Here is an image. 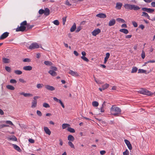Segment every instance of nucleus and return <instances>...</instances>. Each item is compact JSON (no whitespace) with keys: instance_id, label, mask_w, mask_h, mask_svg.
<instances>
[{"instance_id":"obj_1","label":"nucleus","mask_w":155,"mask_h":155,"mask_svg":"<svg viewBox=\"0 0 155 155\" xmlns=\"http://www.w3.org/2000/svg\"><path fill=\"white\" fill-rule=\"evenodd\" d=\"M111 114L114 116H118L120 114L121 112V109L118 107L112 105L110 109Z\"/></svg>"},{"instance_id":"obj_2","label":"nucleus","mask_w":155,"mask_h":155,"mask_svg":"<svg viewBox=\"0 0 155 155\" xmlns=\"http://www.w3.org/2000/svg\"><path fill=\"white\" fill-rule=\"evenodd\" d=\"M138 92L141 94L148 96L151 95L153 94V93L151 92L150 91L143 88L141 89L138 91Z\"/></svg>"},{"instance_id":"obj_3","label":"nucleus","mask_w":155,"mask_h":155,"mask_svg":"<svg viewBox=\"0 0 155 155\" xmlns=\"http://www.w3.org/2000/svg\"><path fill=\"white\" fill-rule=\"evenodd\" d=\"M39 45L36 42H34L32 43L29 46V48L30 49H37L39 48Z\"/></svg>"},{"instance_id":"obj_4","label":"nucleus","mask_w":155,"mask_h":155,"mask_svg":"<svg viewBox=\"0 0 155 155\" xmlns=\"http://www.w3.org/2000/svg\"><path fill=\"white\" fill-rule=\"evenodd\" d=\"M142 10L143 11H145L150 13H152L154 11L153 9L146 8H142Z\"/></svg>"},{"instance_id":"obj_5","label":"nucleus","mask_w":155,"mask_h":155,"mask_svg":"<svg viewBox=\"0 0 155 155\" xmlns=\"http://www.w3.org/2000/svg\"><path fill=\"white\" fill-rule=\"evenodd\" d=\"M26 27L25 26H23L21 25L19 27H18L16 29V31H24L26 29Z\"/></svg>"},{"instance_id":"obj_6","label":"nucleus","mask_w":155,"mask_h":155,"mask_svg":"<svg viewBox=\"0 0 155 155\" xmlns=\"http://www.w3.org/2000/svg\"><path fill=\"white\" fill-rule=\"evenodd\" d=\"M68 73L74 77L79 76V74L77 72L71 70H70L69 71Z\"/></svg>"},{"instance_id":"obj_7","label":"nucleus","mask_w":155,"mask_h":155,"mask_svg":"<svg viewBox=\"0 0 155 155\" xmlns=\"http://www.w3.org/2000/svg\"><path fill=\"white\" fill-rule=\"evenodd\" d=\"M124 142H125L127 146L128 149L130 150H131L132 148V145H131L130 142H129V141L125 139L124 140Z\"/></svg>"},{"instance_id":"obj_8","label":"nucleus","mask_w":155,"mask_h":155,"mask_svg":"<svg viewBox=\"0 0 155 155\" xmlns=\"http://www.w3.org/2000/svg\"><path fill=\"white\" fill-rule=\"evenodd\" d=\"M54 100L56 101L57 102L59 103L61 105L62 107L63 108H64L65 107L64 105V104L62 102V101H61V100L58 99H57L56 97H54L53 98Z\"/></svg>"},{"instance_id":"obj_9","label":"nucleus","mask_w":155,"mask_h":155,"mask_svg":"<svg viewBox=\"0 0 155 155\" xmlns=\"http://www.w3.org/2000/svg\"><path fill=\"white\" fill-rule=\"evenodd\" d=\"M45 87L47 89L50 91H53L55 89L54 87L48 85H45Z\"/></svg>"},{"instance_id":"obj_10","label":"nucleus","mask_w":155,"mask_h":155,"mask_svg":"<svg viewBox=\"0 0 155 155\" xmlns=\"http://www.w3.org/2000/svg\"><path fill=\"white\" fill-rule=\"evenodd\" d=\"M101 32V30L98 28L94 30L92 32V34L93 35L96 36L97 34H98Z\"/></svg>"},{"instance_id":"obj_11","label":"nucleus","mask_w":155,"mask_h":155,"mask_svg":"<svg viewBox=\"0 0 155 155\" xmlns=\"http://www.w3.org/2000/svg\"><path fill=\"white\" fill-rule=\"evenodd\" d=\"M116 23L115 20L114 19H112L109 22L108 25L111 26L114 25Z\"/></svg>"},{"instance_id":"obj_12","label":"nucleus","mask_w":155,"mask_h":155,"mask_svg":"<svg viewBox=\"0 0 155 155\" xmlns=\"http://www.w3.org/2000/svg\"><path fill=\"white\" fill-rule=\"evenodd\" d=\"M9 34V33L7 32H5L3 33L0 36V39H5L6 38Z\"/></svg>"},{"instance_id":"obj_13","label":"nucleus","mask_w":155,"mask_h":155,"mask_svg":"<svg viewBox=\"0 0 155 155\" xmlns=\"http://www.w3.org/2000/svg\"><path fill=\"white\" fill-rule=\"evenodd\" d=\"M96 17L100 18H104L106 17V15L105 14L101 13L97 15Z\"/></svg>"},{"instance_id":"obj_14","label":"nucleus","mask_w":155,"mask_h":155,"mask_svg":"<svg viewBox=\"0 0 155 155\" xmlns=\"http://www.w3.org/2000/svg\"><path fill=\"white\" fill-rule=\"evenodd\" d=\"M44 131L46 134L49 135H50L51 134V131L47 127H44Z\"/></svg>"},{"instance_id":"obj_15","label":"nucleus","mask_w":155,"mask_h":155,"mask_svg":"<svg viewBox=\"0 0 155 155\" xmlns=\"http://www.w3.org/2000/svg\"><path fill=\"white\" fill-rule=\"evenodd\" d=\"M132 5L126 4L124 5V7L125 8L132 10Z\"/></svg>"},{"instance_id":"obj_16","label":"nucleus","mask_w":155,"mask_h":155,"mask_svg":"<svg viewBox=\"0 0 155 155\" xmlns=\"http://www.w3.org/2000/svg\"><path fill=\"white\" fill-rule=\"evenodd\" d=\"M32 68V67L30 66H25L23 67V70L25 71H31Z\"/></svg>"},{"instance_id":"obj_17","label":"nucleus","mask_w":155,"mask_h":155,"mask_svg":"<svg viewBox=\"0 0 155 155\" xmlns=\"http://www.w3.org/2000/svg\"><path fill=\"white\" fill-rule=\"evenodd\" d=\"M12 146H13L14 148L18 151L21 152V150L20 149V148L16 145L13 144Z\"/></svg>"},{"instance_id":"obj_18","label":"nucleus","mask_w":155,"mask_h":155,"mask_svg":"<svg viewBox=\"0 0 155 155\" xmlns=\"http://www.w3.org/2000/svg\"><path fill=\"white\" fill-rule=\"evenodd\" d=\"M20 95H23L25 97H31L33 96L32 94L30 93H25L24 92H21L20 93Z\"/></svg>"},{"instance_id":"obj_19","label":"nucleus","mask_w":155,"mask_h":155,"mask_svg":"<svg viewBox=\"0 0 155 155\" xmlns=\"http://www.w3.org/2000/svg\"><path fill=\"white\" fill-rule=\"evenodd\" d=\"M68 140L70 141H73L74 140V138L72 135H69L68 137Z\"/></svg>"},{"instance_id":"obj_20","label":"nucleus","mask_w":155,"mask_h":155,"mask_svg":"<svg viewBox=\"0 0 155 155\" xmlns=\"http://www.w3.org/2000/svg\"><path fill=\"white\" fill-rule=\"evenodd\" d=\"M48 73L53 76H56L57 75V73L55 71H53V70H50L48 71Z\"/></svg>"},{"instance_id":"obj_21","label":"nucleus","mask_w":155,"mask_h":155,"mask_svg":"<svg viewBox=\"0 0 155 155\" xmlns=\"http://www.w3.org/2000/svg\"><path fill=\"white\" fill-rule=\"evenodd\" d=\"M132 10L135 11L138 10L140 8L138 6L134 5H132Z\"/></svg>"},{"instance_id":"obj_22","label":"nucleus","mask_w":155,"mask_h":155,"mask_svg":"<svg viewBox=\"0 0 155 155\" xmlns=\"http://www.w3.org/2000/svg\"><path fill=\"white\" fill-rule=\"evenodd\" d=\"M44 14L46 16L50 14V10L48 8H46L44 10Z\"/></svg>"},{"instance_id":"obj_23","label":"nucleus","mask_w":155,"mask_h":155,"mask_svg":"<svg viewBox=\"0 0 155 155\" xmlns=\"http://www.w3.org/2000/svg\"><path fill=\"white\" fill-rule=\"evenodd\" d=\"M76 25L75 23H74L73 26L70 29V31L71 32L74 31L76 29Z\"/></svg>"},{"instance_id":"obj_24","label":"nucleus","mask_w":155,"mask_h":155,"mask_svg":"<svg viewBox=\"0 0 155 155\" xmlns=\"http://www.w3.org/2000/svg\"><path fill=\"white\" fill-rule=\"evenodd\" d=\"M8 139L9 140H12L13 141H16L17 140V138L14 135H13L12 137H9Z\"/></svg>"},{"instance_id":"obj_25","label":"nucleus","mask_w":155,"mask_h":155,"mask_svg":"<svg viewBox=\"0 0 155 155\" xmlns=\"http://www.w3.org/2000/svg\"><path fill=\"white\" fill-rule=\"evenodd\" d=\"M122 4L121 3L118 2L116 3V8L118 9L121 8L122 6Z\"/></svg>"},{"instance_id":"obj_26","label":"nucleus","mask_w":155,"mask_h":155,"mask_svg":"<svg viewBox=\"0 0 155 155\" xmlns=\"http://www.w3.org/2000/svg\"><path fill=\"white\" fill-rule=\"evenodd\" d=\"M120 31L123 32L125 34H127L128 33V31L127 29L123 28L120 30Z\"/></svg>"},{"instance_id":"obj_27","label":"nucleus","mask_w":155,"mask_h":155,"mask_svg":"<svg viewBox=\"0 0 155 155\" xmlns=\"http://www.w3.org/2000/svg\"><path fill=\"white\" fill-rule=\"evenodd\" d=\"M6 87L8 89L11 90H14L15 89V88L13 86L10 85H7Z\"/></svg>"},{"instance_id":"obj_28","label":"nucleus","mask_w":155,"mask_h":155,"mask_svg":"<svg viewBox=\"0 0 155 155\" xmlns=\"http://www.w3.org/2000/svg\"><path fill=\"white\" fill-rule=\"evenodd\" d=\"M138 69L136 67H133L132 68L131 73H136L137 72Z\"/></svg>"},{"instance_id":"obj_29","label":"nucleus","mask_w":155,"mask_h":155,"mask_svg":"<svg viewBox=\"0 0 155 155\" xmlns=\"http://www.w3.org/2000/svg\"><path fill=\"white\" fill-rule=\"evenodd\" d=\"M2 61L3 62L5 63H8L9 62V59L5 58H2Z\"/></svg>"},{"instance_id":"obj_30","label":"nucleus","mask_w":155,"mask_h":155,"mask_svg":"<svg viewBox=\"0 0 155 155\" xmlns=\"http://www.w3.org/2000/svg\"><path fill=\"white\" fill-rule=\"evenodd\" d=\"M31 107L34 108L37 106V101H32V103Z\"/></svg>"},{"instance_id":"obj_31","label":"nucleus","mask_w":155,"mask_h":155,"mask_svg":"<svg viewBox=\"0 0 155 155\" xmlns=\"http://www.w3.org/2000/svg\"><path fill=\"white\" fill-rule=\"evenodd\" d=\"M142 16H145L146 17H147V18L148 19H150V17L148 14L145 12H142Z\"/></svg>"},{"instance_id":"obj_32","label":"nucleus","mask_w":155,"mask_h":155,"mask_svg":"<svg viewBox=\"0 0 155 155\" xmlns=\"http://www.w3.org/2000/svg\"><path fill=\"white\" fill-rule=\"evenodd\" d=\"M109 84H106L104 85H102V87L103 90H104L107 88L109 86Z\"/></svg>"},{"instance_id":"obj_33","label":"nucleus","mask_w":155,"mask_h":155,"mask_svg":"<svg viewBox=\"0 0 155 155\" xmlns=\"http://www.w3.org/2000/svg\"><path fill=\"white\" fill-rule=\"evenodd\" d=\"M146 71L142 69H139L138 70V73H146Z\"/></svg>"},{"instance_id":"obj_34","label":"nucleus","mask_w":155,"mask_h":155,"mask_svg":"<svg viewBox=\"0 0 155 155\" xmlns=\"http://www.w3.org/2000/svg\"><path fill=\"white\" fill-rule=\"evenodd\" d=\"M67 130L68 131L71 133H74L75 132V130L73 128H72L71 127H68Z\"/></svg>"},{"instance_id":"obj_35","label":"nucleus","mask_w":155,"mask_h":155,"mask_svg":"<svg viewBox=\"0 0 155 155\" xmlns=\"http://www.w3.org/2000/svg\"><path fill=\"white\" fill-rule=\"evenodd\" d=\"M44 64L46 65H51L52 64L51 61H45L44 62Z\"/></svg>"},{"instance_id":"obj_36","label":"nucleus","mask_w":155,"mask_h":155,"mask_svg":"<svg viewBox=\"0 0 155 155\" xmlns=\"http://www.w3.org/2000/svg\"><path fill=\"white\" fill-rule=\"evenodd\" d=\"M92 105L94 107H97L98 106L99 104L97 102L94 101L92 102Z\"/></svg>"},{"instance_id":"obj_37","label":"nucleus","mask_w":155,"mask_h":155,"mask_svg":"<svg viewBox=\"0 0 155 155\" xmlns=\"http://www.w3.org/2000/svg\"><path fill=\"white\" fill-rule=\"evenodd\" d=\"M116 20L119 22H121L122 23H125L126 22L123 19L118 18L116 19Z\"/></svg>"},{"instance_id":"obj_38","label":"nucleus","mask_w":155,"mask_h":155,"mask_svg":"<svg viewBox=\"0 0 155 155\" xmlns=\"http://www.w3.org/2000/svg\"><path fill=\"white\" fill-rule=\"evenodd\" d=\"M15 74L18 75H20L22 74V72L19 70H16L14 71Z\"/></svg>"},{"instance_id":"obj_39","label":"nucleus","mask_w":155,"mask_h":155,"mask_svg":"<svg viewBox=\"0 0 155 155\" xmlns=\"http://www.w3.org/2000/svg\"><path fill=\"white\" fill-rule=\"evenodd\" d=\"M81 58L84 60V61L87 62H88L89 61V60L86 57L84 56H82L81 57Z\"/></svg>"},{"instance_id":"obj_40","label":"nucleus","mask_w":155,"mask_h":155,"mask_svg":"<svg viewBox=\"0 0 155 155\" xmlns=\"http://www.w3.org/2000/svg\"><path fill=\"white\" fill-rule=\"evenodd\" d=\"M27 24L26 21H25L23 22H22L21 24V25L23 26H25V25H27Z\"/></svg>"},{"instance_id":"obj_41","label":"nucleus","mask_w":155,"mask_h":155,"mask_svg":"<svg viewBox=\"0 0 155 155\" xmlns=\"http://www.w3.org/2000/svg\"><path fill=\"white\" fill-rule=\"evenodd\" d=\"M5 70L8 72H10L11 71V68L8 66H5Z\"/></svg>"},{"instance_id":"obj_42","label":"nucleus","mask_w":155,"mask_h":155,"mask_svg":"<svg viewBox=\"0 0 155 155\" xmlns=\"http://www.w3.org/2000/svg\"><path fill=\"white\" fill-rule=\"evenodd\" d=\"M68 145L71 148H74V146L73 144L71 141H69L68 143Z\"/></svg>"},{"instance_id":"obj_43","label":"nucleus","mask_w":155,"mask_h":155,"mask_svg":"<svg viewBox=\"0 0 155 155\" xmlns=\"http://www.w3.org/2000/svg\"><path fill=\"white\" fill-rule=\"evenodd\" d=\"M70 125L67 124H64L62 125V127L63 129H64Z\"/></svg>"},{"instance_id":"obj_44","label":"nucleus","mask_w":155,"mask_h":155,"mask_svg":"<svg viewBox=\"0 0 155 155\" xmlns=\"http://www.w3.org/2000/svg\"><path fill=\"white\" fill-rule=\"evenodd\" d=\"M53 22L54 25H58L59 24V21H58V20H54V21Z\"/></svg>"},{"instance_id":"obj_45","label":"nucleus","mask_w":155,"mask_h":155,"mask_svg":"<svg viewBox=\"0 0 155 155\" xmlns=\"http://www.w3.org/2000/svg\"><path fill=\"white\" fill-rule=\"evenodd\" d=\"M43 106L45 108H48L50 107V106L49 104L46 103H44L43 104Z\"/></svg>"},{"instance_id":"obj_46","label":"nucleus","mask_w":155,"mask_h":155,"mask_svg":"<svg viewBox=\"0 0 155 155\" xmlns=\"http://www.w3.org/2000/svg\"><path fill=\"white\" fill-rule=\"evenodd\" d=\"M110 56V54L109 53H107L106 54V57L104 58V59L107 60L109 58Z\"/></svg>"},{"instance_id":"obj_47","label":"nucleus","mask_w":155,"mask_h":155,"mask_svg":"<svg viewBox=\"0 0 155 155\" xmlns=\"http://www.w3.org/2000/svg\"><path fill=\"white\" fill-rule=\"evenodd\" d=\"M34 26V25H30L29 24H27V28L28 29H31Z\"/></svg>"},{"instance_id":"obj_48","label":"nucleus","mask_w":155,"mask_h":155,"mask_svg":"<svg viewBox=\"0 0 155 155\" xmlns=\"http://www.w3.org/2000/svg\"><path fill=\"white\" fill-rule=\"evenodd\" d=\"M31 61V60L29 58H25L23 60V61L24 62H30Z\"/></svg>"},{"instance_id":"obj_49","label":"nucleus","mask_w":155,"mask_h":155,"mask_svg":"<svg viewBox=\"0 0 155 155\" xmlns=\"http://www.w3.org/2000/svg\"><path fill=\"white\" fill-rule=\"evenodd\" d=\"M82 29V27L81 26H79L77 28V29L76 31V32H79L81 29Z\"/></svg>"},{"instance_id":"obj_50","label":"nucleus","mask_w":155,"mask_h":155,"mask_svg":"<svg viewBox=\"0 0 155 155\" xmlns=\"http://www.w3.org/2000/svg\"><path fill=\"white\" fill-rule=\"evenodd\" d=\"M10 82L12 84H15L17 82L14 79H12L10 80Z\"/></svg>"},{"instance_id":"obj_51","label":"nucleus","mask_w":155,"mask_h":155,"mask_svg":"<svg viewBox=\"0 0 155 155\" xmlns=\"http://www.w3.org/2000/svg\"><path fill=\"white\" fill-rule=\"evenodd\" d=\"M43 86V84H38L37 85L36 87L38 88H42V87Z\"/></svg>"},{"instance_id":"obj_52","label":"nucleus","mask_w":155,"mask_h":155,"mask_svg":"<svg viewBox=\"0 0 155 155\" xmlns=\"http://www.w3.org/2000/svg\"><path fill=\"white\" fill-rule=\"evenodd\" d=\"M67 17H65L62 18V22L63 24L64 25L65 24V22L66 21Z\"/></svg>"},{"instance_id":"obj_53","label":"nucleus","mask_w":155,"mask_h":155,"mask_svg":"<svg viewBox=\"0 0 155 155\" xmlns=\"http://www.w3.org/2000/svg\"><path fill=\"white\" fill-rule=\"evenodd\" d=\"M132 23L133 26L135 27H137L138 25L137 23L135 21H133Z\"/></svg>"},{"instance_id":"obj_54","label":"nucleus","mask_w":155,"mask_h":155,"mask_svg":"<svg viewBox=\"0 0 155 155\" xmlns=\"http://www.w3.org/2000/svg\"><path fill=\"white\" fill-rule=\"evenodd\" d=\"M50 68L51 69V70H53L54 71H57V68L55 67H51Z\"/></svg>"},{"instance_id":"obj_55","label":"nucleus","mask_w":155,"mask_h":155,"mask_svg":"<svg viewBox=\"0 0 155 155\" xmlns=\"http://www.w3.org/2000/svg\"><path fill=\"white\" fill-rule=\"evenodd\" d=\"M145 53L143 51H142L141 53V57L143 59H144L145 57Z\"/></svg>"},{"instance_id":"obj_56","label":"nucleus","mask_w":155,"mask_h":155,"mask_svg":"<svg viewBox=\"0 0 155 155\" xmlns=\"http://www.w3.org/2000/svg\"><path fill=\"white\" fill-rule=\"evenodd\" d=\"M38 12L40 14H43L44 13V10L42 9H41Z\"/></svg>"},{"instance_id":"obj_57","label":"nucleus","mask_w":155,"mask_h":155,"mask_svg":"<svg viewBox=\"0 0 155 155\" xmlns=\"http://www.w3.org/2000/svg\"><path fill=\"white\" fill-rule=\"evenodd\" d=\"M37 114L38 116L40 117L42 115L41 112L40 111L38 110H37Z\"/></svg>"},{"instance_id":"obj_58","label":"nucleus","mask_w":155,"mask_h":155,"mask_svg":"<svg viewBox=\"0 0 155 155\" xmlns=\"http://www.w3.org/2000/svg\"><path fill=\"white\" fill-rule=\"evenodd\" d=\"M6 123L7 124H9L13 126V124L12 123V122L10 121V120H7L6 122Z\"/></svg>"},{"instance_id":"obj_59","label":"nucleus","mask_w":155,"mask_h":155,"mask_svg":"<svg viewBox=\"0 0 155 155\" xmlns=\"http://www.w3.org/2000/svg\"><path fill=\"white\" fill-rule=\"evenodd\" d=\"M123 155H129L128 151L127 149L125 151L123 152Z\"/></svg>"},{"instance_id":"obj_60","label":"nucleus","mask_w":155,"mask_h":155,"mask_svg":"<svg viewBox=\"0 0 155 155\" xmlns=\"http://www.w3.org/2000/svg\"><path fill=\"white\" fill-rule=\"evenodd\" d=\"M106 153V151L105 150H101L100 151V154L101 155L104 154Z\"/></svg>"},{"instance_id":"obj_61","label":"nucleus","mask_w":155,"mask_h":155,"mask_svg":"<svg viewBox=\"0 0 155 155\" xmlns=\"http://www.w3.org/2000/svg\"><path fill=\"white\" fill-rule=\"evenodd\" d=\"M19 81L20 82L23 83H25L26 82V81H24L23 79L22 78L19 79Z\"/></svg>"},{"instance_id":"obj_62","label":"nucleus","mask_w":155,"mask_h":155,"mask_svg":"<svg viewBox=\"0 0 155 155\" xmlns=\"http://www.w3.org/2000/svg\"><path fill=\"white\" fill-rule=\"evenodd\" d=\"M65 4L66 5L68 6H71V5L70 3L69 2L68 0H67L65 2Z\"/></svg>"},{"instance_id":"obj_63","label":"nucleus","mask_w":155,"mask_h":155,"mask_svg":"<svg viewBox=\"0 0 155 155\" xmlns=\"http://www.w3.org/2000/svg\"><path fill=\"white\" fill-rule=\"evenodd\" d=\"M31 143H34V140L32 139H29L28 140Z\"/></svg>"},{"instance_id":"obj_64","label":"nucleus","mask_w":155,"mask_h":155,"mask_svg":"<svg viewBox=\"0 0 155 155\" xmlns=\"http://www.w3.org/2000/svg\"><path fill=\"white\" fill-rule=\"evenodd\" d=\"M41 57V54L40 53H38L36 56V57L38 58H39Z\"/></svg>"}]
</instances>
